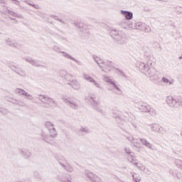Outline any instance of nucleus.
<instances>
[{"mask_svg":"<svg viewBox=\"0 0 182 182\" xmlns=\"http://www.w3.org/2000/svg\"><path fill=\"white\" fill-rule=\"evenodd\" d=\"M143 52L144 53V58L146 60V63H143L141 61H138L136 63V68H138L139 70L141 72V73H146V71L147 70L149 66H151L153 63H154V61L156 59H154V57L152 55V60L150 59V54L149 53V48L146 47H143L142 48Z\"/></svg>","mask_w":182,"mask_h":182,"instance_id":"nucleus-1","label":"nucleus"},{"mask_svg":"<svg viewBox=\"0 0 182 182\" xmlns=\"http://www.w3.org/2000/svg\"><path fill=\"white\" fill-rule=\"evenodd\" d=\"M92 60L97 63V66H99L100 70L102 72H104V73H109L110 70H112V68L114 65L113 64V62L110 60H105L102 59V58L96 55H92Z\"/></svg>","mask_w":182,"mask_h":182,"instance_id":"nucleus-2","label":"nucleus"},{"mask_svg":"<svg viewBox=\"0 0 182 182\" xmlns=\"http://www.w3.org/2000/svg\"><path fill=\"white\" fill-rule=\"evenodd\" d=\"M109 35L117 45L123 46L127 44V36L124 32L112 28L109 31Z\"/></svg>","mask_w":182,"mask_h":182,"instance_id":"nucleus-3","label":"nucleus"},{"mask_svg":"<svg viewBox=\"0 0 182 182\" xmlns=\"http://www.w3.org/2000/svg\"><path fill=\"white\" fill-rule=\"evenodd\" d=\"M45 127L46 129H48V132L50 133V135H48L44 132H41V139L43 140V141H46V143H50L56 136H58V132L56 131V129L55 128L53 123L50 122H46L45 124Z\"/></svg>","mask_w":182,"mask_h":182,"instance_id":"nucleus-4","label":"nucleus"},{"mask_svg":"<svg viewBox=\"0 0 182 182\" xmlns=\"http://www.w3.org/2000/svg\"><path fill=\"white\" fill-rule=\"evenodd\" d=\"M35 99L41 102L43 107H46V109H49V107H58V102L46 95H38L35 97Z\"/></svg>","mask_w":182,"mask_h":182,"instance_id":"nucleus-5","label":"nucleus"},{"mask_svg":"<svg viewBox=\"0 0 182 182\" xmlns=\"http://www.w3.org/2000/svg\"><path fill=\"white\" fill-rule=\"evenodd\" d=\"M137 109L142 112V113H149L151 116L156 114V109H154L151 105L147 104V102H140L136 105Z\"/></svg>","mask_w":182,"mask_h":182,"instance_id":"nucleus-6","label":"nucleus"},{"mask_svg":"<svg viewBox=\"0 0 182 182\" xmlns=\"http://www.w3.org/2000/svg\"><path fill=\"white\" fill-rule=\"evenodd\" d=\"M85 100H87L95 110L96 112H98V113H103V111L100 108V102L97 100V97H96V95L91 94L88 97H85Z\"/></svg>","mask_w":182,"mask_h":182,"instance_id":"nucleus-7","label":"nucleus"},{"mask_svg":"<svg viewBox=\"0 0 182 182\" xmlns=\"http://www.w3.org/2000/svg\"><path fill=\"white\" fill-rule=\"evenodd\" d=\"M144 75L149 77L150 80H156V82L160 80V73H159L156 68H153L152 65H149Z\"/></svg>","mask_w":182,"mask_h":182,"instance_id":"nucleus-8","label":"nucleus"},{"mask_svg":"<svg viewBox=\"0 0 182 182\" xmlns=\"http://www.w3.org/2000/svg\"><path fill=\"white\" fill-rule=\"evenodd\" d=\"M166 103L169 107H174L175 109L182 107V97L168 96Z\"/></svg>","mask_w":182,"mask_h":182,"instance_id":"nucleus-9","label":"nucleus"},{"mask_svg":"<svg viewBox=\"0 0 182 182\" xmlns=\"http://www.w3.org/2000/svg\"><path fill=\"white\" fill-rule=\"evenodd\" d=\"M62 100L70 109H73V110H77V109H79V103H80V102L77 98L72 97H63Z\"/></svg>","mask_w":182,"mask_h":182,"instance_id":"nucleus-10","label":"nucleus"},{"mask_svg":"<svg viewBox=\"0 0 182 182\" xmlns=\"http://www.w3.org/2000/svg\"><path fill=\"white\" fill-rule=\"evenodd\" d=\"M24 60L36 68H43L44 69H48V65H46V63L42 60H35L31 57H26L24 58Z\"/></svg>","mask_w":182,"mask_h":182,"instance_id":"nucleus-11","label":"nucleus"},{"mask_svg":"<svg viewBox=\"0 0 182 182\" xmlns=\"http://www.w3.org/2000/svg\"><path fill=\"white\" fill-rule=\"evenodd\" d=\"M104 81L106 83H108L109 85L112 86L114 90H115L114 91V93H115V95H122L123 93L119 85L116 84V81H112V78L109 77L108 76H105Z\"/></svg>","mask_w":182,"mask_h":182,"instance_id":"nucleus-12","label":"nucleus"},{"mask_svg":"<svg viewBox=\"0 0 182 182\" xmlns=\"http://www.w3.org/2000/svg\"><path fill=\"white\" fill-rule=\"evenodd\" d=\"M112 117L117 119L118 124H124V121L129 117V113L124 112V114H121L120 111H117V113L112 112Z\"/></svg>","mask_w":182,"mask_h":182,"instance_id":"nucleus-13","label":"nucleus"},{"mask_svg":"<svg viewBox=\"0 0 182 182\" xmlns=\"http://www.w3.org/2000/svg\"><path fill=\"white\" fill-rule=\"evenodd\" d=\"M74 25L78 29H81L80 31V35L81 36H87V35L90 33V31H89V26H87V25H85L82 23H74Z\"/></svg>","mask_w":182,"mask_h":182,"instance_id":"nucleus-14","label":"nucleus"},{"mask_svg":"<svg viewBox=\"0 0 182 182\" xmlns=\"http://www.w3.org/2000/svg\"><path fill=\"white\" fill-rule=\"evenodd\" d=\"M14 93L18 95V96H23L27 100H30L31 102L33 100V96L28 94V92L22 88H16L14 90Z\"/></svg>","mask_w":182,"mask_h":182,"instance_id":"nucleus-15","label":"nucleus"},{"mask_svg":"<svg viewBox=\"0 0 182 182\" xmlns=\"http://www.w3.org/2000/svg\"><path fill=\"white\" fill-rule=\"evenodd\" d=\"M82 78L85 80H87V82H89L90 83H93L94 86L97 87V89H100V90H104L105 88L100 85L99 82H97L92 76L89 75V74L82 73Z\"/></svg>","mask_w":182,"mask_h":182,"instance_id":"nucleus-16","label":"nucleus"},{"mask_svg":"<svg viewBox=\"0 0 182 182\" xmlns=\"http://www.w3.org/2000/svg\"><path fill=\"white\" fill-rule=\"evenodd\" d=\"M85 177H87V180H90V181L102 182V178L100 177L89 170L85 171Z\"/></svg>","mask_w":182,"mask_h":182,"instance_id":"nucleus-17","label":"nucleus"},{"mask_svg":"<svg viewBox=\"0 0 182 182\" xmlns=\"http://www.w3.org/2000/svg\"><path fill=\"white\" fill-rule=\"evenodd\" d=\"M60 166H61L65 171L68 173H73V166L68 162V160L63 159L62 161H59Z\"/></svg>","mask_w":182,"mask_h":182,"instance_id":"nucleus-18","label":"nucleus"},{"mask_svg":"<svg viewBox=\"0 0 182 182\" xmlns=\"http://www.w3.org/2000/svg\"><path fill=\"white\" fill-rule=\"evenodd\" d=\"M18 151L21 156H22L23 159H26V160H28V159H31V156H32V153H31V151L28 149L18 148Z\"/></svg>","mask_w":182,"mask_h":182,"instance_id":"nucleus-19","label":"nucleus"},{"mask_svg":"<svg viewBox=\"0 0 182 182\" xmlns=\"http://www.w3.org/2000/svg\"><path fill=\"white\" fill-rule=\"evenodd\" d=\"M119 25L123 29H133L134 28L133 23L126 19L121 21Z\"/></svg>","mask_w":182,"mask_h":182,"instance_id":"nucleus-20","label":"nucleus"},{"mask_svg":"<svg viewBox=\"0 0 182 182\" xmlns=\"http://www.w3.org/2000/svg\"><path fill=\"white\" fill-rule=\"evenodd\" d=\"M6 43H7L9 46L16 48V49H21V48H22V45L16 43L15 41L11 40V38L6 39Z\"/></svg>","mask_w":182,"mask_h":182,"instance_id":"nucleus-21","label":"nucleus"},{"mask_svg":"<svg viewBox=\"0 0 182 182\" xmlns=\"http://www.w3.org/2000/svg\"><path fill=\"white\" fill-rule=\"evenodd\" d=\"M120 14L124 16V19H126V21H130V19H133V12L132 11L121 10Z\"/></svg>","mask_w":182,"mask_h":182,"instance_id":"nucleus-22","label":"nucleus"},{"mask_svg":"<svg viewBox=\"0 0 182 182\" xmlns=\"http://www.w3.org/2000/svg\"><path fill=\"white\" fill-rule=\"evenodd\" d=\"M67 85L71 86L75 90H79V89H80V82L76 80H71L70 82H68Z\"/></svg>","mask_w":182,"mask_h":182,"instance_id":"nucleus-23","label":"nucleus"},{"mask_svg":"<svg viewBox=\"0 0 182 182\" xmlns=\"http://www.w3.org/2000/svg\"><path fill=\"white\" fill-rule=\"evenodd\" d=\"M14 72H15L16 75H18V76H21V77H26V73L25 72V70H23L22 68L19 67V65H17V67H16Z\"/></svg>","mask_w":182,"mask_h":182,"instance_id":"nucleus-24","label":"nucleus"},{"mask_svg":"<svg viewBox=\"0 0 182 182\" xmlns=\"http://www.w3.org/2000/svg\"><path fill=\"white\" fill-rule=\"evenodd\" d=\"M60 53H62L63 56L64 58H66V59H70L71 60H73L74 62L77 63V65H82V63L80 61H79L78 60H76V58L72 57V55H70L69 53L64 52V51H60Z\"/></svg>","mask_w":182,"mask_h":182,"instance_id":"nucleus-25","label":"nucleus"},{"mask_svg":"<svg viewBox=\"0 0 182 182\" xmlns=\"http://www.w3.org/2000/svg\"><path fill=\"white\" fill-rule=\"evenodd\" d=\"M139 140H140L141 144H143V146H145V147H147V149H150V150H154L153 144H151L150 142H149L147 139H146L144 138H141Z\"/></svg>","mask_w":182,"mask_h":182,"instance_id":"nucleus-26","label":"nucleus"},{"mask_svg":"<svg viewBox=\"0 0 182 182\" xmlns=\"http://www.w3.org/2000/svg\"><path fill=\"white\" fill-rule=\"evenodd\" d=\"M126 139L134 144V147H137V145L139 144V139L134 138L133 136H126Z\"/></svg>","mask_w":182,"mask_h":182,"instance_id":"nucleus-27","label":"nucleus"},{"mask_svg":"<svg viewBox=\"0 0 182 182\" xmlns=\"http://www.w3.org/2000/svg\"><path fill=\"white\" fill-rule=\"evenodd\" d=\"M132 163L137 167V168H139V170H141V171H146V166H144L143 164L137 163L133 158Z\"/></svg>","mask_w":182,"mask_h":182,"instance_id":"nucleus-28","label":"nucleus"},{"mask_svg":"<svg viewBox=\"0 0 182 182\" xmlns=\"http://www.w3.org/2000/svg\"><path fill=\"white\" fill-rule=\"evenodd\" d=\"M145 24L146 23L140 21L133 23L134 28L135 29H138L139 31H143Z\"/></svg>","mask_w":182,"mask_h":182,"instance_id":"nucleus-29","label":"nucleus"},{"mask_svg":"<svg viewBox=\"0 0 182 182\" xmlns=\"http://www.w3.org/2000/svg\"><path fill=\"white\" fill-rule=\"evenodd\" d=\"M79 132L80 133H83V134H89V133H91L90 129L86 126H81Z\"/></svg>","mask_w":182,"mask_h":182,"instance_id":"nucleus-30","label":"nucleus"},{"mask_svg":"<svg viewBox=\"0 0 182 182\" xmlns=\"http://www.w3.org/2000/svg\"><path fill=\"white\" fill-rule=\"evenodd\" d=\"M150 127L154 133H157L160 129V124L157 123L151 124Z\"/></svg>","mask_w":182,"mask_h":182,"instance_id":"nucleus-31","label":"nucleus"},{"mask_svg":"<svg viewBox=\"0 0 182 182\" xmlns=\"http://www.w3.org/2000/svg\"><path fill=\"white\" fill-rule=\"evenodd\" d=\"M130 124L135 129V130H137L138 132H140V129H141V126H140V124H137L134 121H131Z\"/></svg>","mask_w":182,"mask_h":182,"instance_id":"nucleus-32","label":"nucleus"},{"mask_svg":"<svg viewBox=\"0 0 182 182\" xmlns=\"http://www.w3.org/2000/svg\"><path fill=\"white\" fill-rule=\"evenodd\" d=\"M161 80H162L163 83H165L166 85H173V83H174V80H170L166 77H162Z\"/></svg>","mask_w":182,"mask_h":182,"instance_id":"nucleus-33","label":"nucleus"},{"mask_svg":"<svg viewBox=\"0 0 182 182\" xmlns=\"http://www.w3.org/2000/svg\"><path fill=\"white\" fill-rule=\"evenodd\" d=\"M50 18H53V19H55V21H58V22H60V23H63V24L65 23V21L63 19L59 18V16H58L50 15Z\"/></svg>","mask_w":182,"mask_h":182,"instance_id":"nucleus-34","label":"nucleus"},{"mask_svg":"<svg viewBox=\"0 0 182 182\" xmlns=\"http://www.w3.org/2000/svg\"><path fill=\"white\" fill-rule=\"evenodd\" d=\"M124 151H125L126 154H129L132 160H133V159H134V158H133V157H134V153L132 152V151H130L129 148L125 147Z\"/></svg>","mask_w":182,"mask_h":182,"instance_id":"nucleus-35","label":"nucleus"},{"mask_svg":"<svg viewBox=\"0 0 182 182\" xmlns=\"http://www.w3.org/2000/svg\"><path fill=\"white\" fill-rule=\"evenodd\" d=\"M175 164L178 168L182 170V160L176 159H175Z\"/></svg>","mask_w":182,"mask_h":182,"instance_id":"nucleus-36","label":"nucleus"},{"mask_svg":"<svg viewBox=\"0 0 182 182\" xmlns=\"http://www.w3.org/2000/svg\"><path fill=\"white\" fill-rule=\"evenodd\" d=\"M132 178L134 181L135 182H139L140 180H141V177H140V175L139 173H133Z\"/></svg>","mask_w":182,"mask_h":182,"instance_id":"nucleus-37","label":"nucleus"},{"mask_svg":"<svg viewBox=\"0 0 182 182\" xmlns=\"http://www.w3.org/2000/svg\"><path fill=\"white\" fill-rule=\"evenodd\" d=\"M72 77H73V75L67 73L66 75L63 79L69 83L70 82H72Z\"/></svg>","mask_w":182,"mask_h":182,"instance_id":"nucleus-38","label":"nucleus"},{"mask_svg":"<svg viewBox=\"0 0 182 182\" xmlns=\"http://www.w3.org/2000/svg\"><path fill=\"white\" fill-rule=\"evenodd\" d=\"M67 74H68V72L65 70H60L59 71V76L63 79H64V77L66 76Z\"/></svg>","mask_w":182,"mask_h":182,"instance_id":"nucleus-39","label":"nucleus"},{"mask_svg":"<svg viewBox=\"0 0 182 182\" xmlns=\"http://www.w3.org/2000/svg\"><path fill=\"white\" fill-rule=\"evenodd\" d=\"M157 133H159V134H166V133H167V130H166V129H164L163 127L160 126Z\"/></svg>","mask_w":182,"mask_h":182,"instance_id":"nucleus-40","label":"nucleus"},{"mask_svg":"<svg viewBox=\"0 0 182 182\" xmlns=\"http://www.w3.org/2000/svg\"><path fill=\"white\" fill-rule=\"evenodd\" d=\"M142 31L146 32L147 33H149V32H151V28H150L149 26L144 24Z\"/></svg>","mask_w":182,"mask_h":182,"instance_id":"nucleus-41","label":"nucleus"},{"mask_svg":"<svg viewBox=\"0 0 182 182\" xmlns=\"http://www.w3.org/2000/svg\"><path fill=\"white\" fill-rule=\"evenodd\" d=\"M9 68H10V69H11V70H13V72L14 71L15 69H16V67L18 65H15L14 64H12V63H7Z\"/></svg>","mask_w":182,"mask_h":182,"instance_id":"nucleus-42","label":"nucleus"},{"mask_svg":"<svg viewBox=\"0 0 182 182\" xmlns=\"http://www.w3.org/2000/svg\"><path fill=\"white\" fill-rule=\"evenodd\" d=\"M33 176L36 178H38V180H41V178H42V176H41V173H39V172L38 171H34Z\"/></svg>","mask_w":182,"mask_h":182,"instance_id":"nucleus-43","label":"nucleus"},{"mask_svg":"<svg viewBox=\"0 0 182 182\" xmlns=\"http://www.w3.org/2000/svg\"><path fill=\"white\" fill-rule=\"evenodd\" d=\"M169 173L171 176H173V177H176V176L177 175V170L176 169H171L169 171Z\"/></svg>","mask_w":182,"mask_h":182,"instance_id":"nucleus-44","label":"nucleus"},{"mask_svg":"<svg viewBox=\"0 0 182 182\" xmlns=\"http://www.w3.org/2000/svg\"><path fill=\"white\" fill-rule=\"evenodd\" d=\"M17 105L18 106H21V107H23V106H26V104H25V102L21 100H17Z\"/></svg>","mask_w":182,"mask_h":182,"instance_id":"nucleus-45","label":"nucleus"},{"mask_svg":"<svg viewBox=\"0 0 182 182\" xmlns=\"http://www.w3.org/2000/svg\"><path fill=\"white\" fill-rule=\"evenodd\" d=\"M7 14H8L9 15H11V16H14V18H15V16H16V12L12 11H11V10H9V9H7Z\"/></svg>","mask_w":182,"mask_h":182,"instance_id":"nucleus-46","label":"nucleus"},{"mask_svg":"<svg viewBox=\"0 0 182 182\" xmlns=\"http://www.w3.org/2000/svg\"><path fill=\"white\" fill-rule=\"evenodd\" d=\"M0 113H2V114H6L7 113H9V112L5 108H1L0 109Z\"/></svg>","mask_w":182,"mask_h":182,"instance_id":"nucleus-47","label":"nucleus"},{"mask_svg":"<svg viewBox=\"0 0 182 182\" xmlns=\"http://www.w3.org/2000/svg\"><path fill=\"white\" fill-rule=\"evenodd\" d=\"M176 177L178 178V180H182V173L181 172H176Z\"/></svg>","mask_w":182,"mask_h":182,"instance_id":"nucleus-48","label":"nucleus"},{"mask_svg":"<svg viewBox=\"0 0 182 182\" xmlns=\"http://www.w3.org/2000/svg\"><path fill=\"white\" fill-rule=\"evenodd\" d=\"M53 50H55V52H60V48L58 46H54L53 47Z\"/></svg>","mask_w":182,"mask_h":182,"instance_id":"nucleus-49","label":"nucleus"},{"mask_svg":"<svg viewBox=\"0 0 182 182\" xmlns=\"http://www.w3.org/2000/svg\"><path fill=\"white\" fill-rule=\"evenodd\" d=\"M15 18H18V19H23V16L21 14L16 13Z\"/></svg>","mask_w":182,"mask_h":182,"instance_id":"nucleus-50","label":"nucleus"},{"mask_svg":"<svg viewBox=\"0 0 182 182\" xmlns=\"http://www.w3.org/2000/svg\"><path fill=\"white\" fill-rule=\"evenodd\" d=\"M118 72H119V75H121V76H122L123 77H127L126 74H124V73L123 71H122V70H118Z\"/></svg>","mask_w":182,"mask_h":182,"instance_id":"nucleus-51","label":"nucleus"},{"mask_svg":"<svg viewBox=\"0 0 182 182\" xmlns=\"http://www.w3.org/2000/svg\"><path fill=\"white\" fill-rule=\"evenodd\" d=\"M10 1H12L14 5H18V6L21 5V2L18 0H10Z\"/></svg>","mask_w":182,"mask_h":182,"instance_id":"nucleus-52","label":"nucleus"},{"mask_svg":"<svg viewBox=\"0 0 182 182\" xmlns=\"http://www.w3.org/2000/svg\"><path fill=\"white\" fill-rule=\"evenodd\" d=\"M30 6H33V8H35V9H39V5L31 4H30Z\"/></svg>","mask_w":182,"mask_h":182,"instance_id":"nucleus-53","label":"nucleus"},{"mask_svg":"<svg viewBox=\"0 0 182 182\" xmlns=\"http://www.w3.org/2000/svg\"><path fill=\"white\" fill-rule=\"evenodd\" d=\"M50 34L53 35V36H59V34L55 33V31H51Z\"/></svg>","mask_w":182,"mask_h":182,"instance_id":"nucleus-54","label":"nucleus"},{"mask_svg":"<svg viewBox=\"0 0 182 182\" xmlns=\"http://www.w3.org/2000/svg\"><path fill=\"white\" fill-rule=\"evenodd\" d=\"M55 31H57L58 32H59L60 33L63 34V31L59 28H58L57 27H55Z\"/></svg>","mask_w":182,"mask_h":182,"instance_id":"nucleus-55","label":"nucleus"},{"mask_svg":"<svg viewBox=\"0 0 182 182\" xmlns=\"http://www.w3.org/2000/svg\"><path fill=\"white\" fill-rule=\"evenodd\" d=\"M125 129L127 130H132V127H130L129 124L125 126Z\"/></svg>","mask_w":182,"mask_h":182,"instance_id":"nucleus-56","label":"nucleus"},{"mask_svg":"<svg viewBox=\"0 0 182 182\" xmlns=\"http://www.w3.org/2000/svg\"><path fill=\"white\" fill-rule=\"evenodd\" d=\"M12 103H14V105H18V100H14Z\"/></svg>","mask_w":182,"mask_h":182,"instance_id":"nucleus-57","label":"nucleus"},{"mask_svg":"<svg viewBox=\"0 0 182 182\" xmlns=\"http://www.w3.org/2000/svg\"><path fill=\"white\" fill-rule=\"evenodd\" d=\"M146 170V173H147V174H150V173H151V171H150V170L149 169H145Z\"/></svg>","mask_w":182,"mask_h":182,"instance_id":"nucleus-58","label":"nucleus"},{"mask_svg":"<svg viewBox=\"0 0 182 182\" xmlns=\"http://www.w3.org/2000/svg\"><path fill=\"white\" fill-rule=\"evenodd\" d=\"M60 39H62V41H68V39L65 37H60Z\"/></svg>","mask_w":182,"mask_h":182,"instance_id":"nucleus-59","label":"nucleus"},{"mask_svg":"<svg viewBox=\"0 0 182 182\" xmlns=\"http://www.w3.org/2000/svg\"><path fill=\"white\" fill-rule=\"evenodd\" d=\"M159 1V2H167L168 0H157Z\"/></svg>","mask_w":182,"mask_h":182,"instance_id":"nucleus-60","label":"nucleus"},{"mask_svg":"<svg viewBox=\"0 0 182 182\" xmlns=\"http://www.w3.org/2000/svg\"><path fill=\"white\" fill-rule=\"evenodd\" d=\"M26 4H27V5H32V4H31L30 2H28V1H24Z\"/></svg>","mask_w":182,"mask_h":182,"instance_id":"nucleus-61","label":"nucleus"},{"mask_svg":"<svg viewBox=\"0 0 182 182\" xmlns=\"http://www.w3.org/2000/svg\"><path fill=\"white\" fill-rule=\"evenodd\" d=\"M5 1L4 0H0V4H5Z\"/></svg>","mask_w":182,"mask_h":182,"instance_id":"nucleus-62","label":"nucleus"},{"mask_svg":"<svg viewBox=\"0 0 182 182\" xmlns=\"http://www.w3.org/2000/svg\"><path fill=\"white\" fill-rule=\"evenodd\" d=\"M10 19H11V21H16V18H10Z\"/></svg>","mask_w":182,"mask_h":182,"instance_id":"nucleus-63","label":"nucleus"},{"mask_svg":"<svg viewBox=\"0 0 182 182\" xmlns=\"http://www.w3.org/2000/svg\"><path fill=\"white\" fill-rule=\"evenodd\" d=\"M178 59L181 60V59H182V55L180 56V57L178 58Z\"/></svg>","mask_w":182,"mask_h":182,"instance_id":"nucleus-64","label":"nucleus"}]
</instances>
